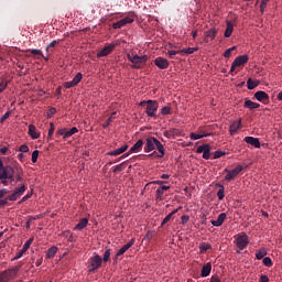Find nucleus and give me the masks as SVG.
I'll list each match as a JSON object with an SVG mask.
<instances>
[{
	"label": "nucleus",
	"mask_w": 282,
	"mask_h": 282,
	"mask_svg": "<svg viewBox=\"0 0 282 282\" xmlns=\"http://www.w3.org/2000/svg\"><path fill=\"white\" fill-rule=\"evenodd\" d=\"M129 145H122L121 148L117 149V150H112L110 152H108V155L110 156H118L123 154L126 151H128Z\"/></svg>",
	"instance_id": "nucleus-23"
},
{
	"label": "nucleus",
	"mask_w": 282,
	"mask_h": 282,
	"mask_svg": "<svg viewBox=\"0 0 282 282\" xmlns=\"http://www.w3.org/2000/svg\"><path fill=\"white\" fill-rule=\"evenodd\" d=\"M82 79H83V73L78 72L73 78V80L65 82L64 87L66 89H70V87L77 86L82 82Z\"/></svg>",
	"instance_id": "nucleus-14"
},
{
	"label": "nucleus",
	"mask_w": 282,
	"mask_h": 282,
	"mask_svg": "<svg viewBox=\"0 0 282 282\" xmlns=\"http://www.w3.org/2000/svg\"><path fill=\"white\" fill-rule=\"evenodd\" d=\"M54 130H55L54 124H53V122H51V129L48 130V134H47V140L48 141L53 138Z\"/></svg>",
	"instance_id": "nucleus-49"
},
{
	"label": "nucleus",
	"mask_w": 282,
	"mask_h": 282,
	"mask_svg": "<svg viewBox=\"0 0 282 282\" xmlns=\"http://www.w3.org/2000/svg\"><path fill=\"white\" fill-rule=\"evenodd\" d=\"M23 253H25V251H23V249L19 250L17 252V256L13 258V260H19L21 259V257H23Z\"/></svg>",
	"instance_id": "nucleus-56"
},
{
	"label": "nucleus",
	"mask_w": 282,
	"mask_h": 282,
	"mask_svg": "<svg viewBox=\"0 0 282 282\" xmlns=\"http://www.w3.org/2000/svg\"><path fill=\"white\" fill-rule=\"evenodd\" d=\"M135 242V239L132 238L130 241H128L122 248H120L118 251H117V254L116 257H120V256H123L124 252H127L129 250V248H131Z\"/></svg>",
	"instance_id": "nucleus-19"
},
{
	"label": "nucleus",
	"mask_w": 282,
	"mask_h": 282,
	"mask_svg": "<svg viewBox=\"0 0 282 282\" xmlns=\"http://www.w3.org/2000/svg\"><path fill=\"white\" fill-rule=\"evenodd\" d=\"M210 271H212V263L208 262V263H206V264L203 267L202 272H200V276H202V278H207V276H209Z\"/></svg>",
	"instance_id": "nucleus-28"
},
{
	"label": "nucleus",
	"mask_w": 282,
	"mask_h": 282,
	"mask_svg": "<svg viewBox=\"0 0 282 282\" xmlns=\"http://www.w3.org/2000/svg\"><path fill=\"white\" fill-rule=\"evenodd\" d=\"M188 220H189L188 215H183V216H182V224H183V225H186V224L188 223Z\"/></svg>",
	"instance_id": "nucleus-61"
},
{
	"label": "nucleus",
	"mask_w": 282,
	"mask_h": 282,
	"mask_svg": "<svg viewBox=\"0 0 282 282\" xmlns=\"http://www.w3.org/2000/svg\"><path fill=\"white\" fill-rule=\"evenodd\" d=\"M59 41H53L51 42L47 46H46V52L48 54V52L52 51V48H54L56 45H58Z\"/></svg>",
	"instance_id": "nucleus-46"
},
{
	"label": "nucleus",
	"mask_w": 282,
	"mask_h": 282,
	"mask_svg": "<svg viewBox=\"0 0 282 282\" xmlns=\"http://www.w3.org/2000/svg\"><path fill=\"white\" fill-rule=\"evenodd\" d=\"M39 161V150L32 152V162L36 163Z\"/></svg>",
	"instance_id": "nucleus-50"
},
{
	"label": "nucleus",
	"mask_w": 282,
	"mask_h": 282,
	"mask_svg": "<svg viewBox=\"0 0 282 282\" xmlns=\"http://www.w3.org/2000/svg\"><path fill=\"white\" fill-rule=\"evenodd\" d=\"M212 246L209 245V242H202L199 245V253H204L208 250H210Z\"/></svg>",
	"instance_id": "nucleus-34"
},
{
	"label": "nucleus",
	"mask_w": 282,
	"mask_h": 282,
	"mask_svg": "<svg viewBox=\"0 0 282 282\" xmlns=\"http://www.w3.org/2000/svg\"><path fill=\"white\" fill-rule=\"evenodd\" d=\"M217 33L218 31L216 28L208 29V31L205 32V42H209V40L210 41L215 40L217 36Z\"/></svg>",
	"instance_id": "nucleus-21"
},
{
	"label": "nucleus",
	"mask_w": 282,
	"mask_h": 282,
	"mask_svg": "<svg viewBox=\"0 0 282 282\" xmlns=\"http://www.w3.org/2000/svg\"><path fill=\"white\" fill-rule=\"evenodd\" d=\"M262 263L267 267V268H272L273 265V260L270 257H264L262 260Z\"/></svg>",
	"instance_id": "nucleus-37"
},
{
	"label": "nucleus",
	"mask_w": 282,
	"mask_h": 282,
	"mask_svg": "<svg viewBox=\"0 0 282 282\" xmlns=\"http://www.w3.org/2000/svg\"><path fill=\"white\" fill-rule=\"evenodd\" d=\"M102 265V257L95 253L88 260V272L94 273L96 270L100 269Z\"/></svg>",
	"instance_id": "nucleus-5"
},
{
	"label": "nucleus",
	"mask_w": 282,
	"mask_h": 282,
	"mask_svg": "<svg viewBox=\"0 0 282 282\" xmlns=\"http://www.w3.org/2000/svg\"><path fill=\"white\" fill-rule=\"evenodd\" d=\"M57 251H58L57 247L55 246L51 247L46 252V259L48 260L53 259V257L57 253Z\"/></svg>",
	"instance_id": "nucleus-31"
},
{
	"label": "nucleus",
	"mask_w": 282,
	"mask_h": 282,
	"mask_svg": "<svg viewBox=\"0 0 282 282\" xmlns=\"http://www.w3.org/2000/svg\"><path fill=\"white\" fill-rule=\"evenodd\" d=\"M116 48V44H108L104 46V50L97 53V57H105L111 54V52Z\"/></svg>",
	"instance_id": "nucleus-17"
},
{
	"label": "nucleus",
	"mask_w": 282,
	"mask_h": 282,
	"mask_svg": "<svg viewBox=\"0 0 282 282\" xmlns=\"http://www.w3.org/2000/svg\"><path fill=\"white\" fill-rule=\"evenodd\" d=\"M20 269V265L13 267L11 269H6L0 273V282H10L12 280H15Z\"/></svg>",
	"instance_id": "nucleus-4"
},
{
	"label": "nucleus",
	"mask_w": 282,
	"mask_h": 282,
	"mask_svg": "<svg viewBox=\"0 0 282 282\" xmlns=\"http://www.w3.org/2000/svg\"><path fill=\"white\" fill-rule=\"evenodd\" d=\"M9 117H10V112H9V111L6 112L4 115H2V117H1V119H0L1 124H3V122H4L6 120H8Z\"/></svg>",
	"instance_id": "nucleus-55"
},
{
	"label": "nucleus",
	"mask_w": 282,
	"mask_h": 282,
	"mask_svg": "<svg viewBox=\"0 0 282 282\" xmlns=\"http://www.w3.org/2000/svg\"><path fill=\"white\" fill-rule=\"evenodd\" d=\"M110 254H111V250L106 249L105 252H104V262H109Z\"/></svg>",
	"instance_id": "nucleus-48"
},
{
	"label": "nucleus",
	"mask_w": 282,
	"mask_h": 282,
	"mask_svg": "<svg viewBox=\"0 0 282 282\" xmlns=\"http://www.w3.org/2000/svg\"><path fill=\"white\" fill-rule=\"evenodd\" d=\"M267 1L265 0H261V3H260V12L261 13H264L265 11V8H267Z\"/></svg>",
	"instance_id": "nucleus-54"
},
{
	"label": "nucleus",
	"mask_w": 282,
	"mask_h": 282,
	"mask_svg": "<svg viewBox=\"0 0 282 282\" xmlns=\"http://www.w3.org/2000/svg\"><path fill=\"white\" fill-rule=\"evenodd\" d=\"M143 144V140L139 139L126 154L119 158V161L124 160V158L129 156L131 153H139L140 151H142Z\"/></svg>",
	"instance_id": "nucleus-10"
},
{
	"label": "nucleus",
	"mask_w": 282,
	"mask_h": 282,
	"mask_svg": "<svg viewBox=\"0 0 282 282\" xmlns=\"http://www.w3.org/2000/svg\"><path fill=\"white\" fill-rule=\"evenodd\" d=\"M128 59L132 63L133 68H140L141 64H145L149 59L148 55L128 54Z\"/></svg>",
	"instance_id": "nucleus-6"
},
{
	"label": "nucleus",
	"mask_w": 282,
	"mask_h": 282,
	"mask_svg": "<svg viewBox=\"0 0 282 282\" xmlns=\"http://www.w3.org/2000/svg\"><path fill=\"white\" fill-rule=\"evenodd\" d=\"M243 107L249 110H254L260 108V104L253 102L251 99H246Z\"/></svg>",
	"instance_id": "nucleus-26"
},
{
	"label": "nucleus",
	"mask_w": 282,
	"mask_h": 282,
	"mask_svg": "<svg viewBox=\"0 0 282 282\" xmlns=\"http://www.w3.org/2000/svg\"><path fill=\"white\" fill-rule=\"evenodd\" d=\"M19 152H21V153H29L30 152V148L28 145H21L19 148Z\"/></svg>",
	"instance_id": "nucleus-52"
},
{
	"label": "nucleus",
	"mask_w": 282,
	"mask_h": 282,
	"mask_svg": "<svg viewBox=\"0 0 282 282\" xmlns=\"http://www.w3.org/2000/svg\"><path fill=\"white\" fill-rule=\"evenodd\" d=\"M15 176L17 183L23 182V169L21 166H4L3 161L0 159V182L2 186H9V181L10 183L15 182Z\"/></svg>",
	"instance_id": "nucleus-1"
},
{
	"label": "nucleus",
	"mask_w": 282,
	"mask_h": 282,
	"mask_svg": "<svg viewBox=\"0 0 282 282\" xmlns=\"http://www.w3.org/2000/svg\"><path fill=\"white\" fill-rule=\"evenodd\" d=\"M66 133H67V129L66 128H61V129H57L56 135L57 137H63V139L67 140Z\"/></svg>",
	"instance_id": "nucleus-39"
},
{
	"label": "nucleus",
	"mask_w": 282,
	"mask_h": 282,
	"mask_svg": "<svg viewBox=\"0 0 282 282\" xmlns=\"http://www.w3.org/2000/svg\"><path fill=\"white\" fill-rule=\"evenodd\" d=\"M171 186L162 185L159 186L156 192H155V200L158 202H163L165 199V192L170 191Z\"/></svg>",
	"instance_id": "nucleus-13"
},
{
	"label": "nucleus",
	"mask_w": 282,
	"mask_h": 282,
	"mask_svg": "<svg viewBox=\"0 0 282 282\" xmlns=\"http://www.w3.org/2000/svg\"><path fill=\"white\" fill-rule=\"evenodd\" d=\"M270 281V278L265 274H261L260 275V281L259 282H269Z\"/></svg>",
	"instance_id": "nucleus-57"
},
{
	"label": "nucleus",
	"mask_w": 282,
	"mask_h": 282,
	"mask_svg": "<svg viewBox=\"0 0 282 282\" xmlns=\"http://www.w3.org/2000/svg\"><path fill=\"white\" fill-rule=\"evenodd\" d=\"M241 128V120L235 121L229 126V133L234 135Z\"/></svg>",
	"instance_id": "nucleus-25"
},
{
	"label": "nucleus",
	"mask_w": 282,
	"mask_h": 282,
	"mask_svg": "<svg viewBox=\"0 0 282 282\" xmlns=\"http://www.w3.org/2000/svg\"><path fill=\"white\" fill-rule=\"evenodd\" d=\"M0 153H1L2 155H7V153H8V148H7V147H2V148L0 149Z\"/></svg>",
	"instance_id": "nucleus-63"
},
{
	"label": "nucleus",
	"mask_w": 282,
	"mask_h": 282,
	"mask_svg": "<svg viewBox=\"0 0 282 282\" xmlns=\"http://www.w3.org/2000/svg\"><path fill=\"white\" fill-rule=\"evenodd\" d=\"M28 189V186L25 184H22L19 187H15V189L12 192L11 195H8V199L10 202H17V199L21 196H23V193Z\"/></svg>",
	"instance_id": "nucleus-9"
},
{
	"label": "nucleus",
	"mask_w": 282,
	"mask_h": 282,
	"mask_svg": "<svg viewBox=\"0 0 282 282\" xmlns=\"http://www.w3.org/2000/svg\"><path fill=\"white\" fill-rule=\"evenodd\" d=\"M8 193L9 191L6 188L0 189V207L8 206V202L10 200L8 199Z\"/></svg>",
	"instance_id": "nucleus-20"
},
{
	"label": "nucleus",
	"mask_w": 282,
	"mask_h": 282,
	"mask_svg": "<svg viewBox=\"0 0 282 282\" xmlns=\"http://www.w3.org/2000/svg\"><path fill=\"white\" fill-rule=\"evenodd\" d=\"M140 107H145V113L150 118H158L156 111L159 108V102L153 99H148V101H141Z\"/></svg>",
	"instance_id": "nucleus-3"
},
{
	"label": "nucleus",
	"mask_w": 282,
	"mask_h": 282,
	"mask_svg": "<svg viewBox=\"0 0 282 282\" xmlns=\"http://www.w3.org/2000/svg\"><path fill=\"white\" fill-rule=\"evenodd\" d=\"M54 113H56V108L51 107V108H50V111H48V113H47L48 118L54 117Z\"/></svg>",
	"instance_id": "nucleus-58"
},
{
	"label": "nucleus",
	"mask_w": 282,
	"mask_h": 282,
	"mask_svg": "<svg viewBox=\"0 0 282 282\" xmlns=\"http://www.w3.org/2000/svg\"><path fill=\"white\" fill-rule=\"evenodd\" d=\"M167 183L169 182H165V181H154V182H152L150 184H158L161 187V186H164V184H167Z\"/></svg>",
	"instance_id": "nucleus-60"
},
{
	"label": "nucleus",
	"mask_w": 282,
	"mask_h": 282,
	"mask_svg": "<svg viewBox=\"0 0 282 282\" xmlns=\"http://www.w3.org/2000/svg\"><path fill=\"white\" fill-rule=\"evenodd\" d=\"M32 198V194H26L25 196L22 197L21 202L20 203H23L28 199Z\"/></svg>",
	"instance_id": "nucleus-62"
},
{
	"label": "nucleus",
	"mask_w": 282,
	"mask_h": 282,
	"mask_svg": "<svg viewBox=\"0 0 282 282\" xmlns=\"http://www.w3.org/2000/svg\"><path fill=\"white\" fill-rule=\"evenodd\" d=\"M160 113H161L162 116H170V113H171V107H170V106H164L163 108H161Z\"/></svg>",
	"instance_id": "nucleus-42"
},
{
	"label": "nucleus",
	"mask_w": 282,
	"mask_h": 282,
	"mask_svg": "<svg viewBox=\"0 0 282 282\" xmlns=\"http://www.w3.org/2000/svg\"><path fill=\"white\" fill-rule=\"evenodd\" d=\"M29 135L32 139H39L40 138V133L36 130V127L34 124H29Z\"/></svg>",
	"instance_id": "nucleus-29"
},
{
	"label": "nucleus",
	"mask_w": 282,
	"mask_h": 282,
	"mask_svg": "<svg viewBox=\"0 0 282 282\" xmlns=\"http://www.w3.org/2000/svg\"><path fill=\"white\" fill-rule=\"evenodd\" d=\"M245 141H246L247 144H250V145H252L257 149L261 148V143H260L259 139H257V138L246 137Z\"/></svg>",
	"instance_id": "nucleus-22"
},
{
	"label": "nucleus",
	"mask_w": 282,
	"mask_h": 282,
	"mask_svg": "<svg viewBox=\"0 0 282 282\" xmlns=\"http://www.w3.org/2000/svg\"><path fill=\"white\" fill-rule=\"evenodd\" d=\"M88 225V219L87 218H83L76 226L74 229L76 230H83L87 227Z\"/></svg>",
	"instance_id": "nucleus-32"
},
{
	"label": "nucleus",
	"mask_w": 282,
	"mask_h": 282,
	"mask_svg": "<svg viewBox=\"0 0 282 282\" xmlns=\"http://www.w3.org/2000/svg\"><path fill=\"white\" fill-rule=\"evenodd\" d=\"M257 86V82L252 80L251 78L247 80V87L249 90H254Z\"/></svg>",
	"instance_id": "nucleus-36"
},
{
	"label": "nucleus",
	"mask_w": 282,
	"mask_h": 282,
	"mask_svg": "<svg viewBox=\"0 0 282 282\" xmlns=\"http://www.w3.org/2000/svg\"><path fill=\"white\" fill-rule=\"evenodd\" d=\"M210 282H221L218 276H212Z\"/></svg>",
	"instance_id": "nucleus-64"
},
{
	"label": "nucleus",
	"mask_w": 282,
	"mask_h": 282,
	"mask_svg": "<svg viewBox=\"0 0 282 282\" xmlns=\"http://www.w3.org/2000/svg\"><path fill=\"white\" fill-rule=\"evenodd\" d=\"M243 171V166L237 165L235 169L230 170L228 174L225 176V181L231 182L235 181L236 177Z\"/></svg>",
	"instance_id": "nucleus-11"
},
{
	"label": "nucleus",
	"mask_w": 282,
	"mask_h": 282,
	"mask_svg": "<svg viewBox=\"0 0 282 282\" xmlns=\"http://www.w3.org/2000/svg\"><path fill=\"white\" fill-rule=\"evenodd\" d=\"M235 50H237V46H236V45H234V46H231L229 50L225 51L224 57H225V58H230L231 55H232V52H234Z\"/></svg>",
	"instance_id": "nucleus-40"
},
{
	"label": "nucleus",
	"mask_w": 282,
	"mask_h": 282,
	"mask_svg": "<svg viewBox=\"0 0 282 282\" xmlns=\"http://www.w3.org/2000/svg\"><path fill=\"white\" fill-rule=\"evenodd\" d=\"M180 209H182V206L178 208L174 209L172 213L167 214V216L162 220L161 226H164L170 223L172 216L178 214Z\"/></svg>",
	"instance_id": "nucleus-27"
},
{
	"label": "nucleus",
	"mask_w": 282,
	"mask_h": 282,
	"mask_svg": "<svg viewBox=\"0 0 282 282\" xmlns=\"http://www.w3.org/2000/svg\"><path fill=\"white\" fill-rule=\"evenodd\" d=\"M234 29H235L234 23L230 22V21H228V22H227L226 31H225V33H224V36L227 37V39L230 37L231 34H232V32H234Z\"/></svg>",
	"instance_id": "nucleus-30"
},
{
	"label": "nucleus",
	"mask_w": 282,
	"mask_h": 282,
	"mask_svg": "<svg viewBox=\"0 0 282 282\" xmlns=\"http://www.w3.org/2000/svg\"><path fill=\"white\" fill-rule=\"evenodd\" d=\"M236 243L240 251L245 250V248L250 243L248 235L246 232L238 234Z\"/></svg>",
	"instance_id": "nucleus-8"
},
{
	"label": "nucleus",
	"mask_w": 282,
	"mask_h": 282,
	"mask_svg": "<svg viewBox=\"0 0 282 282\" xmlns=\"http://www.w3.org/2000/svg\"><path fill=\"white\" fill-rule=\"evenodd\" d=\"M123 171V164H119L113 169V173L122 172Z\"/></svg>",
	"instance_id": "nucleus-59"
},
{
	"label": "nucleus",
	"mask_w": 282,
	"mask_h": 282,
	"mask_svg": "<svg viewBox=\"0 0 282 282\" xmlns=\"http://www.w3.org/2000/svg\"><path fill=\"white\" fill-rule=\"evenodd\" d=\"M226 155L225 151L217 150L214 152V160H219V158Z\"/></svg>",
	"instance_id": "nucleus-45"
},
{
	"label": "nucleus",
	"mask_w": 282,
	"mask_h": 282,
	"mask_svg": "<svg viewBox=\"0 0 282 282\" xmlns=\"http://www.w3.org/2000/svg\"><path fill=\"white\" fill-rule=\"evenodd\" d=\"M220 189L217 193V197L219 200H223L225 198V186L219 185Z\"/></svg>",
	"instance_id": "nucleus-43"
},
{
	"label": "nucleus",
	"mask_w": 282,
	"mask_h": 282,
	"mask_svg": "<svg viewBox=\"0 0 282 282\" xmlns=\"http://www.w3.org/2000/svg\"><path fill=\"white\" fill-rule=\"evenodd\" d=\"M33 241H34V238L28 239V240L25 241V243H24L22 250H23L24 252H26V251L30 249V247L32 246V242H33Z\"/></svg>",
	"instance_id": "nucleus-41"
},
{
	"label": "nucleus",
	"mask_w": 282,
	"mask_h": 282,
	"mask_svg": "<svg viewBox=\"0 0 282 282\" xmlns=\"http://www.w3.org/2000/svg\"><path fill=\"white\" fill-rule=\"evenodd\" d=\"M181 51H167V55L170 58H174V56H176L177 54H180Z\"/></svg>",
	"instance_id": "nucleus-53"
},
{
	"label": "nucleus",
	"mask_w": 282,
	"mask_h": 282,
	"mask_svg": "<svg viewBox=\"0 0 282 282\" xmlns=\"http://www.w3.org/2000/svg\"><path fill=\"white\" fill-rule=\"evenodd\" d=\"M248 61H249V55L248 54L238 55L237 58L231 64V67L229 69V74H234L235 69L237 67H241V66L248 64Z\"/></svg>",
	"instance_id": "nucleus-7"
},
{
	"label": "nucleus",
	"mask_w": 282,
	"mask_h": 282,
	"mask_svg": "<svg viewBox=\"0 0 282 282\" xmlns=\"http://www.w3.org/2000/svg\"><path fill=\"white\" fill-rule=\"evenodd\" d=\"M76 133H78V129L77 128H73L70 130L66 129V133H65L66 140L69 139L70 137H73Z\"/></svg>",
	"instance_id": "nucleus-35"
},
{
	"label": "nucleus",
	"mask_w": 282,
	"mask_h": 282,
	"mask_svg": "<svg viewBox=\"0 0 282 282\" xmlns=\"http://www.w3.org/2000/svg\"><path fill=\"white\" fill-rule=\"evenodd\" d=\"M226 217H227L226 213H220V215L216 220H212V225L215 227H220L225 223Z\"/></svg>",
	"instance_id": "nucleus-24"
},
{
	"label": "nucleus",
	"mask_w": 282,
	"mask_h": 282,
	"mask_svg": "<svg viewBox=\"0 0 282 282\" xmlns=\"http://www.w3.org/2000/svg\"><path fill=\"white\" fill-rule=\"evenodd\" d=\"M155 148L158 149L159 154H156ZM143 151L145 153L152 152V154L150 156L156 155L158 158H164V155H165V150H164L163 143L161 141H159L158 139H155L154 137H149L145 139V145H144Z\"/></svg>",
	"instance_id": "nucleus-2"
},
{
	"label": "nucleus",
	"mask_w": 282,
	"mask_h": 282,
	"mask_svg": "<svg viewBox=\"0 0 282 282\" xmlns=\"http://www.w3.org/2000/svg\"><path fill=\"white\" fill-rule=\"evenodd\" d=\"M8 89V80H6V79H2L1 82H0V94H2L4 90H7Z\"/></svg>",
	"instance_id": "nucleus-44"
},
{
	"label": "nucleus",
	"mask_w": 282,
	"mask_h": 282,
	"mask_svg": "<svg viewBox=\"0 0 282 282\" xmlns=\"http://www.w3.org/2000/svg\"><path fill=\"white\" fill-rule=\"evenodd\" d=\"M30 54L34 55V56H41L44 57V54L41 50H29Z\"/></svg>",
	"instance_id": "nucleus-47"
},
{
	"label": "nucleus",
	"mask_w": 282,
	"mask_h": 282,
	"mask_svg": "<svg viewBox=\"0 0 282 282\" xmlns=\"http://www.w3.org/2000/svg\"><path fill=\"white\" fill-rule=\"evenodd\" d=\"M203 138H207V134H199V133H195V132H192L189 134L191 140H198V139H203Z\"/></svg>",
	"instance_id": "nucleus-38"
},
{
	"label": "nucleus",
	"mask_w": 282,
	"mask_h": 282,
	"mask_svg": "<svg viewBox=\"0 0 282 282\" xmlns=\"http://www.w3.org/2000/svg\"><path fill=\"white\" fill-rule=\"evenodd\" d=\"M196 152L198 154L203 153V159L205 161L210 160V145H208V143H204L203 145L198 147Z\"/></svg>",
	"instance_id": "nucleus-12"
},
{
	"label": "nucleus",
	"mask_w": 282,
	"mask_h": 282,
	"mask_svg": "<svg viewBox=\"0 0 282 282\" xmlns=\"http://www.w3.org/2000/svg\"><path fill=\"white\" fill-rule=\"evenodd\" d=\"M254 98L263 104H268L270 101V96L268 94L264 93V90H258L254 94Z\"/></svg>",
	"instance_id": "nucleus-16"
},
{
	"label": "nucleus",
	"mask_w": 282,
	"mask_h": 282,
	"mask_svg": "<svg viewBox=\"0 0 282 282\" xmlns=\"http://www.w3.org/2000/svg\"><path fill=\"white\" fill-rule=\"evenodd\" d=\"M267 253H268L267 249H265V248H261V249H259V250L257 251V253H256V259H257V260H262V259H264V257L267 256Z\"/></svg>",
	"instance_id": "nucleus-33"
},
{
	"label": "nucleus",
	"mask_w": 282,
	"mask_h": 282,
	"mask_svg": "<svg viewBox=\"0 0 282 282\" xmlns=\"http://www.w3.org/2000/svg\"><path fill=\"white\" fill-rule=\"evenodd\" d=\"M154 64L161 69H166L170 66V62L164 57L155 58Z\"/></svg>",
	"instance_id": "nucleus-18"
},
{
	"label": "nucleus",
	"mask_w": 282,
	"mask_h": 282,
	"mask_svg": "<svg viewBox=\"0 0 282 282\" xmlns=\"http://www.w3.org/2000/svg\"><path fill=\"white\" fill-rule=\"evenodd\" d=\"M134 18L133 17H126L123 19H120L119 22L112 24V29L118 30L124 28L128 23H133Z\"/></svg>",
	"instance_id": "nucleus-15"
},
{
	"label": "nucleus",
	"mask_w": 282,
	"mask_h": 282,
	"mask_svg": "<svg viewBox=\"0 0 282 282\" xmlns=\"http://www.w3.org/2000/svg\"><path fill=\"white\" fill-rule=\"evenodd\" d=\"M198 48H184L181 52H183L186 55H192L194 54L195 51H197Z\"/></svg>",
	"instance_id": "nucleus-51"
}]
</instances>
